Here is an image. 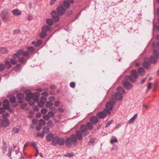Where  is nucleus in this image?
<instances>
[{
    "instance_id": "44",
    "label": "nucleus",
    "mask_w": 159,
    "mask_h": 159,
    "mask_svg": "<svg viewBox=\"0 0 159 159\" xmlns=\"http://www.w3.org/2000/svg\"><path fill=\"white\" fill-rule=\"evenodd\" d=\"M5 68V65L4 64L2 63L0 64V71H3Z\"/></svg>"
},
{
    "instance_id": "52",
    "label": "nucleus",
    "mask_w": 159,
    "mask_h": 159,
    "mask_svg": "<svg viewBox=\"0 0 159 159\" xmlns=\"http://www.w3.org/2000/svg\"><path fill=\"white\" fill-rule=\"evenodd\" d=\"M118 142V140L116 138L115 139H112L111 140L110 142L111 144H113L114 143H116Z\"/></svg>"
},
{
    "instance_id": "50",
    "label": "nucleus",
    "mask_w": 159,
    "mask_h": 159,
    "mask_svg": "<svg viewBox=\"0 0 159 159\" xmlns=\"http://www.w3.org/2000/svg\"><path fill=\"white\" fill-rule=\"evenodd\" d=\"M27 103H26L22 104L21 105V109L23 110L27 107Z\"/></svg>"
},
{
    "instance_id": "29",
    "label": "nucleus",
    "mask_w": 159,
    "mask_h": 159,
    "mask_svg": "<svg viewBox=\"0 0 159 159\" xmlns=\"http://www.w3.org/2000/svg\"><path fill=\"white\" fill-rule=\"evenodd\" d=\"M86 126L88 129L89 130L92 129L93 128V126L92 125V123L90 122H88L86 125H85Z\"/></svg>"
},
{
    "instance_id": "38",
    "label": "nucleus",
    "mask_w": 159,
    "mask_h": 159,
    "mask_svg": "<svg viewBox=\"0 0 159 159\" xmlns=\"http://www.w3.org/2000/svg\"><path fill=\"white\" fill-rule=\"evenodd\" d=\"M10 101L11 103H13L16 102V99L15 96H13L11 97L10 98Z\"/></svg>"
},
{
    "instance_id": "27",
    "label": "nucleus",
    "mask_w": 159,
    "mask_h": 159,
    "mask_svg": "<svg viewBox=\"0 0 159 159\" xmlns=\"http://www.w3.org/2000/svg\"><path fill=\"white\" fill-rule=\"evenodd\" d=\"M16 97L19 100H21L23 99L24 95L22 93H19L17 94Z\"/></svg>"
},
{
    "instance_id": "18",
    "label": "nucleus",
    "mask_w": 159,
    "mask_h": 159,
    "mask_svg": "<svg viewBox=\"0 0 159 159\" xmlns=\"http://www.w3.org/2000/svg\"><path fill=\"white\" fill-rule=\"evenodd\" d=\"M5 66L7 69H9L11 67V65L10 62L8 60L6 59L5 60Z\"/></svg>"
},
{
    "instance_id": "60",
    "label": "nucleus",
    "mask_w": 159,
    "mask_h": 159,
    "mask_svg": "<svg viewBox=\"0 0 159 159\" xmlns=\"http://www.w3.org/2000/svg\"><path fill=\"white\" fill-rule=\"evenodd\" d=\"M13 32L14 34H19L20 32V30L19 29H17L13 30Z\"/></svg>"
},
{
    "instance_id": "58",
    "label": "nucleus",
    "mask_w": 159,
    "mask_h": 159,
    "mask_svg": "<svg viewBox=\"0 0 159 159\" xmlns=\"http://www.w3.org/2000/svg\"><path fill=\"white\" fill-rule=\"evenodd\" d=\"M37 137L40 136L42 138L44 136V134H43V132L42 134H40L39 133H37L36 134Z\"/></svg>"
},
{
    "instance_id": "32",
    "label": "nucleus",
    "mask_w": 159,
    "mask_h": 159,
    "mask_svg": "<svg viewBox=\"0 0 159 159\" xmlns=\"http://www.w3.org/2000/svg\"><path fill=\"white\" fill-rule=\"evenodd\" d=\"M53 105V104L52 101H48L46 104V106L48 108H50Z\"/></svg>"
},
{
    "instance_id": "15",
    "label": "nucleus",
    "mask_w": 159,
    "mask_h": 159,
    "mask_svg": "<svg viewBox=\"0 0 159 159\" xmlns=\"http://www.w3.org/2000/svg\"><path fill=\"white\" fill-rule=\"evenodd\" d=\"M33 97V93H32L31 92H30L27 94L25 99L27 101H29L31 99H32Z\"/></svg>"
},
{
    "instance_id": "20",
    "label": "nucleus",
    "mask_w": 159,
    "mask_h": 159,
    "mask_svg": "<svg viewBox=\"0 0 159 159\" xmlns=\"http://www.w3.org/2000/svg\"><path fill=\"white\" fill-rule=\"evenodd\" d=\"M2 153H5L7 150V146L6 143L4 141L3 142V146L2 147Z\"/></svg>"
},
{
    "instance_id": "41",
    "label": "nucleus",
    "mask_w": 159,
    "mask_h": 159,
    "mask_svg": "<svg viewBox=\"0 0 159 159\" xmlns=\"http://www.w3.org/2000/svg\"><path fill=\"white\" fill-rule=\"evenodd\" d=\"M74 156L73 153H68L64 155V156L66 157H71Z\"/></svg>"
},
{
    "instance_id": "10",
    "label": "nucleus",
    "mask_w": 159,
    "mask_h": 159,
    "mask_svg": "<svg viewBox=\"0 0 159 159\" xmlns=\"http://www.w3.org/2000/svg\"><path fill=\"white\" fill-rule=\"evenodd\" d=\"M1 125L5 127H7L9 124V120L7 118L3 119L1 123Z\"/></svg>"
},
{
    "instance_id": "47",
    "label": "nucleus",
    "mask_w": 159,
    "mask_h": 159,
    "mask_svg": "<svg viewBox=\"0 0 159 159\" xmlns=\"http://www.w3.org/2000/svg\"><path fill=\"white\" fill-rule=\"evenodd\" d=\"M20 56L18 54V53L17 52L14 54L13 55V58L16 59L17 58L20 57Z\"/></svg>"
},
{
    "instance_id": "23",
    "label": "nucleus",
    "mask_w": 159,
    "mask_h": 159,
    "mask_svg": "<svg viewBox=\"0 0 159 159\" xmlns=\"http://www.w3.org/2000/svg\"><path fill=\"white\" fill-rule=\"evenodd\" d=\"M143 67L146 69H148L150 67V63L149 62L145 61L143 64Z\"/></svg>"
},
{
    "instance_id": "11",
    "label": "nucleus",
    "mask_w": 159,
    "mask_h": 159,
    "mask_svg": "<svg viewBox=\"0 0 159 159\" xmlns=\"http://www.w3.org/2000/svg\"><path fill=\"white\" fill-rule=\"evenodd\" d=\"M80 131L83 133H85V135H87L89 134L88 132H87L88 129L87 126L85 125H82L80 127Z\"/></svg>"
},
{
    "instance_id": "43",
    "label": "nucleus",
    "mask_w": 159,
    "mask_h": 159,
    "mask_svg": "<svg viewBox=\"0 0 159 159\" xmlns=\"http://www.w3.org/2000/svg\"><path fill=\"white\" fill-rule=\"evenodd\" d=\"M94 139H91L88 142V144L89 145H93L94 144Z\"/></svg>"
},
{
    "instance_id": "40",
    "label": "nucleus",
    "mask_w": 159,
    "mask_h": 159,
    "mask_svg": "<svg viewBox=\"0 0 159 159\" xmlns=\"http://www.w3.org/2000/svg\"><path fill=\"white\" fill-rule=\"evenodd\" d=\"M39 125L41 126L44 125L46 124V122H45V121L44 120H43V119H40L39 120Z\"/></svg>"
},
{
    "instance_id": "46",
    "label": "nucleus",
    "mask_w": 159,
    "mask_h": 159,
    "mask_svg": "<svg viewBox=\"0 0 159 159\" xmlns=\"http://www.w3.org/2000/svg\"><path fill=\"white\" fill-rule=\"evenodd\" d=\"M19 129L18 128H16L14 127L13 128L12 131L14 134H16L18 133Z\"/></svg>"
},
{
    "instance_id": "53",
    "label": "nucleus",
    "mask_w": 159,
    "mask_h": 159,
    "mask_svg": "<svg viewBox=\"0 0 159 159\" xmlns=\"http://www.w3.org/2000/svg\"><path fill=\"white\" fill-rule=\"evenodd\" d=\"M48 111V110L47 109L44 108L42 109L41 110V113L43 114H46Z\"/></svg>"
},
{
    "instance_id": "56",
    "label": "nucleus",
    "mask_w": 159,
    "mask_h": 159,
    "mask_svg": "<svg viewBox=\"0 0 159 159\" xmlns=\"http://www.w3.org/2000/svg\"><path fill=\"white\" fill-rule=\"evenodd\" d=\"M30 55L29 52L28 51H26L25 52H24L23 56H28Z\"/></svg>"
},
{
    "instance_id": "17",
    "label": "nucleus",
    "mask_w": 159,
    "mask_h": 159,
    "mask_svg": "<svg viewBox=\"0 0 159 159\" xmlns=\"http://www.w3.org/2000/svg\"><path fill=\"white\" fill-rule=\"evenodd\" d=\"M115 97L116 99L120 100L122 98V95L120 92H116L115 94Z\"/></svg>"
},
{
    "instance_id": "39",
    "label": "nucleus",
    "mask_w": 159,
    "mask_h": 159,
    "mask_svg": "<svg viewBox=\"0 0 159 159\" xmlns=\"http://www.w3.org/2000/svg\"><path fill=\"white\" fill-rule=\"evenodd\" d=\"M47 100V98L46 97H41V99L40 101L41 102H42L44 104Z\"/></svg>"
},
{
    "instance_id": "36",
    "label": "nucleus",
    "mask_w": 159,
    "mask_h": 159,
    "mask_svg": "<svg viewBox=\"0 0 159 159\" xmlns=\"http://www.w3.org/2000/svg\"><path fill=\"white\" fill-rule=\"evenodd\" d=\"M153 53L156 57L159 58V53L156 49H154L153 51Z\"/></svg>"
},
{
    "instance_id": "49",
    "label": "nucleus",
    "mask_w": 159,
    "mask_h": 159,
    "mask_svg": "<svg viewBox=\"0 0 159 159\" xmlns=\"http://www.w3.org/2000/svg\"><path fill=\"white\" fill-rule=\"evenodd\" d=\"M47 124L49 126H52L53 125V122L51 120H50L48 122Z\"/></svg>"
},
{
    "instance_id": "34",
    "label": "nucleus",
    "mask_w": 159,
    "mask_h": 159,
    "mask_svg": "<svg viewBox=\"0 0 159 159\" xmlns=\"http://www.w3.org/2000/svg\"><path fill=\"white\" fill-rule=\"evenodd\" d=\"M19 61L20 62L23 64H25L26 63V61L23 57H21L19 59Z\"/></svg>"
},
{
    "instance_id": "59",
    "label": "nucleus",
    "mask_w": 159,
    "mask_h": 159,
    "mask_svg": "<svg viewBox=\"0 0 159 159\" xmlns=\"http://www.w3.org/2000/svg\"><path fill=\"white\" fill-rule=\"evenodd\" d=\"M70 86L71 87L74 88L75 86V84L74 82H71L70 84Z\"/></svg>"
},
{
    "instance_id": "24",
    "label": "nucleus",
    "mask_w": 159,
    "mask_h": 159,
    "mask_svg": "<svg viewBox=\"0 0 159 159\" xmlns=\"http://www.w3.org/2000/svg\"><path fill=\"white\" fill-rule=\"evenodd\" d=\"M42 31H44V32H47L49 31L50 30V28L49 26L46 25H43L42 28Z\"/></svg>"
},
{
    "instance_id": "22",
    "label": "nucleus",
    "mask_w": 159,
    "mask_h": 159,
    "mask_svg": "<svg viewBox=\"0 0 159 159\" xmlns=\"http://www.w3.org/2000/svg\"><path fill=\"white\" fill-rule=\"evenodd\" d=\"M138 72L139 74L141 76L145 74V71L142 67H140L138 69Z\"/></svg>"
},
{
    "instance_id": "12",
    "label": "nucleus",
    "mask_w": 159,
    "mask_h": 159,
    "mask_svg": "<svg viewBox=\"0 0 159 159\" xmlns=\"http://www.w3.org/2000/svg\"><path fill=\"white\" fill-rule=\"evenodd\" d=\"M33 97L32 98L34 102H39V98L40 96V94L37 92L33 93Z\"/></svg>"
},
{
    "instance_id": "33",
    "label": "nucleus",
    "mask_w": 159,
    "mask_h": 159,
    "mask_svg": "<svg viewBox=\"0 0 159 159\" xmlns=\"http://www.w3.org/2000/svg\"><path fill=\"white\" fill-rule=\"evenodd\" d=\"M117 91H118V92H121L123 93H125V91L124 89L121 87H118L117 89Z\"/></svg>"
},
{
    "instance_id": "54",
    "label": "nucleus",
    "mask_w": 159,
    "mask_h": 159,
    "mask_svg": "<svg viewBox=\"0 0 159 159\" xmlns=\"http://www.w3.org/2000/svg\"><path fill=\"white\" fill-rule=\"evenodd\" d=\"M42 43V41L41 40L38 41L35 44V46L38 47L40 46Z\"/></svg>"
},
{
    "instance_id": "2",
    "label": "nucleus",
    "mask_w": 159,
    "mask_h": 159,
    "mask_svg": "<svg viewBox=\"0 0 159 159\" xmlns=\"http://www.w3.org/2000/svg\"><path fill=\"white\" fill-rule=\"evenodd\" d=\"M77 142V139L74 134H72L70 137H67L65 142L66 146L67 147H70L72 145V143H73L74 145H77V143H76Z\"/></svg>"
},
{
    "instance_id": "3",
    "label": "nucleus",
    "mask_w": 159,
    "mask_h": 159,
    "mask_svg": "<svg viewBox=\"0 0 159 159\" xmlns=\"http://www.w3.org/2000/svg\"><path fill=\"white\" fill-rule=\"evenodd\" d=\"M131 75H127L125 77V80H130L132 82L136 81L138 76L137 71L135 70H132L131 72Z\"/></svg>"
},
{
    "instance_id": "55",
    "label": "nucleus",
    "mask_w": 159,
    "mask_h": 159,
    "mask_svg": "<svg viewBox=\"0 0 159 159\" xmlns=\"http://www.w3.org/2000/svg\"><path fill=\"white\" fill-rule=\"evenodd\" d=\"M17 52L20 56V55L23 54L24 50L23 49H20Z\"/></svg>"
},
{
    "instance_id": "7",
    "label": "nucleus",
    "mask_w": 159,
    "mask_h": 159,
    "mask_svg": "<svg viewBox=\"0 0 159 159\" xmlns=\"http://www.w3.org/2000/svg\"><path fill=\"white\" fill-rule=\"evenodd\" d=\"M127 80H125L122 81V84L125 88L127 89H129L133 87V85L129 82L127 81Z\"/></svg>"
},
{
    "instance_id": "13",
    "label": "nucleus",
    "mask_w": 159,
    "mask_h": 159,
    "mask_svg": "<svg viewBox=\"0 0 159 159\" xmlns=\"http://www.w3.org/2000/svg\"><path fill=\"white\" fill-rule=\"evenodd\" d=\"M97 116L101 118H105L107 116V114L104 111H101L97 113Z\"/></svg>"
},
{
    "instance_id": "8",
    "label": "nucleus",
    "mask_w": 159,
    "mask_h": 159,
    "mask_svg": "<svg viewBox=\"0 0 159 159\" xmlns=\"http://www.w3.org/2000/svg\"><path fill=\"white\" fill-rule=\"evenodd\" d=\"M82 133L80 130H78L76 131L75 135L76 139L79 140H81L83 139Z\"/></svg>"
},
{
    "instance_id": "14",
    "label": "nucleus",
    "mask_w": 159,
    "mask_h": 159,
    "mask_svg": "<svg viewBox=\"0 0 159 159\" xmlns=\"http://www.w3.org/2000/svg\"><path fill=\"white\" fill-rule=\"evenodd\" d=\"M115 102L114 101L111 102H108L106 105V109H108L110 110H111L113 109V104H115Z\"/></svg>"
},
{
    "instance_id": "37",
    "label": "nucleus",
    "mask_w": 159,
    "mask_h": 159,
    "mask_svg": "<svg viewBox=\"0 0 159 159\" xmlns=\"http://www.w3.org/2000/svg\"><path fill=\"white\" fill-rule=\"evenodd\" d=\"M21 69V65L20 64H18L15 66V70L16 72H18Z\"/></svg>"
},
{
    "instance_id": "35",
    "label": "nucleus",
    "mask_w": 159,
    "mask_h": 159,
    "mask_svg": "<svg viewBox=\"0 0 159 159\" xmlns=\"http://www.w3.org/2000/svg\"><path fill=\"white\" fill-rule=\"evenodd\" d=\"M47 35L46 32L42 31V33L40 34V37L41 38H44L47 36Z\"/></svg>"
},
{
    "instance_id": "26",
    "label": "nucleus",
    "mask_w": 159,
    "mask_h": 159,
    "mask_svg": "<svg viewBox=\"0 0 159 159\" xmlns=\"http://www.w3.org/2000/svg\"><path fill=\"white\" fill-rule=\"evenodd\" d=\"M63 4L64 6L66 8L68 9L69 8L70 6V5L69 3V2H68L67 1H63Z\"/></svg>"
},
{
    "instance_id": "16",
    "label": "nucleus",
    "mask_w": 159,
    "mask_h": 159,
    "mask_svg": "<svg viewBox=\"0 0 159 159\" xmlns=\"http://www.w3.org/2000/svg\"><path fill=\"white\" fill-rule=\"evenodd\" d=\"M90 121L92 124H96L98 122V120L96 116H93L91 117Z\"/></svg>"
},
{
    "instance_id": "30",
    "label": "nucleus",
    "mask_w": 159,
    "mask_h": 159,
    "mask_svg": "<svg viewBox=\"0 0 159 159\" xmlns=\"http://www.w3.org/2000/svg\"><path fill=\"white\" fill-rule=\"evenodd\" d=\"M49 132L50 129L48 127L45 126L43 128V134H44L47 132Z\"/></svg>"
},
{
    "instance_id": "62",
    "label": "nucleus",
    "mask_w": 159,
    "mask_h": 159,
    "mask_svg": "<svg viewBox=\"0 0 159 159\" xmlns=\"http://www.w3.org/2000/svg\"><path fill=\"white\" fill-rule=\"evenodd\" d=\"M44 104L43 103L41 102L40 101L38 102V106L41 107H42L43 106Z\"/></svg>"
},
{
    "instance_id": "25",
    "label": "nucleus",
    "mask_w": 159,
    "mask_h": 159,
    "mask_svg": "<svg viewBox=\"0 0 159 159\" xmlns=\"http://www.w3.org/2000/svg\"><path fill=\"white\" fill-rule=\"evenodd\" d=\"M156 58L154 56H152L150 58L149 61L151 63H155L157 62Z\"/></svg>"
},
{
    "instance_id": "42",
    "label": "nucleus",
    "mask_w": 159,
    "mask_h": 159,
    "mask_svg": "<svg viewBox=\"0 0 159 159\" xmlns=\"http://www.w3.org/2000/svg\"><path fill=\"white\" fill-rule=\"evenodd\" d=\"M27 49L28 50V51L30 52H32L34 50V48L32 46L28 47Z\"/></svg>"
},
{
    "instance_id": "9",
    "label": "nucleus",
    "mask_w": 159,
    "mask_h": 159,
    "mask_svg": "<svg viewBox=\"0 0 159 159\" xmlns=\"http://www.w3.org/2000/svg\"><path fill=\"white\" fill-rule=\"evenodd\" d=\"M9 102L7 99L4 100L3 102V107L5 110H7L9 107Z\"/></svg>"
},
{
    "instance_id": "51",
    "label": "nucleus",
    "mask_w": 159,
    "mask_h": 159,
    "mask_svg": "<svg viewBox=\"0 0 159 159\" xmlns=\"http://www.w3.org/2000/svg\"><path fill=\"white\" fill-rule=\"evenodd\" d=\"M60 102L58 101H56L54 102V106L56 107H59L60 106Z\"/></svg>"
},
{
    "instance_id": "63",
    "label": "nucleus",
    "mask_w": 159,
    "mask_h": 159,
    "mask_svg": "<svg viewBox=\"0 0 159 159\" xmlns=\"http://www.w3.org/2000/svg\"><path fill=\"white\" fill-rule=\"evenodd\" d=\"M9 115V113H6L5 114H3L2 115L3 117L4 118H7V116Z\"/></svg>"
},
{
    "instance_id": "45",
    "label": "nucleus",
    "mask_w": 159,
    "mask_h": 159,
    "mask_svg": "<svg viewBox=\"0 0 159 159\" xmlns=\"http://www.w3.org/2000/svg\"><path fill=\"white\" fill-rule=\"evenodd\" d=\"M10 61L11 64L13 65L16 64L17 63V61L16 60V59L14 58L12 59H11Z\"/></svg>"
},
{
    "instance_id": "4",
    "label": "nucleus",
    "mask_w": 159,
    "mask_h": 159,
    "mask_svg": "<svg viewBox=\"0 0 159 159\" xmlns=\"http://www.w3.org/2000/svg\"><path fill=\"white\" fill-rule=\"evenodd\" d=\"M1 16L2 21L4 22H7L9 20V14L7 10H2L1 12Z\"/></svg>"
},
{
    "instance_id": "21",
    "label": "nucleus",
    "mask_w": 159,
    "mask_h": 159,
    "mask_svg": "<svg viewBox=\"0 0 159 159\" xmlns=\"http://www.w3.org/2000/svg\"><path fill=\"white\" fill-rule=\"evenodd\" d=\"M137 116L138 115L137 114H135L134 115L133 117H132L129 120L128 123L129 124L133 123L134 122L135 120L137 117Z\"/></svg>"
},
{
    "instance_id": "28",
    "label": "nucleus",
    "mask_w": 159,
    "mask_h": 159,
    "mask_svg": "<svg viewBox=\"0 0 159 159\" xmlns=\"http://www.w3.org/2000/svg\"><path fill=\"white\" fill-rule=\"evenodd\" d=\"M53 21L51 19H47L46 20V23L49 26H52L53 24Z\"/></svg>"
},
{
    "instance_id": "57",
    "label": "nucleus",
    "mask_w": 159,
    "mask_h": 159,
    "mask_svg": "<svg viewBox=\"0 0 159 159\" xmlns=\"http://www.w3.org/2000/svg\"><path fill=\"white\" fill-rule=\"evenodd\" d=\"M43 118L46 120H48L49 118H50V116L48 115H48H45L43 116Z\"/></svg>"
},
{
    "instance_id": "64",
    "label": "nucleus",
    "mask_w": 159,
    "mask_h": 159,
    "mask_svg": "<svg viewBox=\"0 0 159 159\" xmlns=\"http://www.w3.org/2000/svg\"><path fill=\"white\" fill-rule=\"evenodd\" d=\"M51 114L52 117H54L55 116L54 113L52 111H49L48 112V114Z\"/></svg>"
},
{
    "instance_id": "5",
    "label": "nucleus",
    "mask_w": 159,
    "mask_h": 159,
    "mask_svg": "<svg viewBox=\"0 0 159 159\" xmlns=\"http://www.w3.org/2000/svg\"><path fill=\"white\" fill-rule=\"evenodd\" d=\"M51 15L54 21L57 22L59 21L60 16L56 11H52L51 12Z\"/></svg>"
},
{
    "instance_id": "19",
    "label": "nucleus",
    "mask_w": 159,
    "mask_h": 159,
    "mask_svg": "<svg viewBox=\"0 0 159 159\" xmlns=\"http://www.w3.org/2000/svg\"><path fill=\"white\" fill-rule=\"evenodd\" d=\"M13 14L15 16H19L22 14L21 12L18 9H15L12 11Z\"/></svg>"
},
{
    "instance_id": "6",
    "label": "nucleus",
    "mask_w": 159,
    "mask_h": 159,
    "mask_svg": "<svg viewBox=\"0 0 159 159\" xmlns=\"http://www.w3.org/2000/svg\"><path fill=\"white\" fill-rule=\"evenodd\" d=\"M57 12L60 16L63 15L65 12L66 10L61 6H59L57 8Z\"/></svg>"
},
{
    "instance_id": "1",
    "label": "nucleus",
    "mask_w": 159,
    "mask_h": 159,
    "mask_svg": "<svg viewBox=\"0 0 159 159\" xmlns=\"http://www.w3.org/2000/svg\"><path fill=\"white\" fill-rule=\"evenodd\" d=\"M46 139L48 142H50L52 140V143L54 146L57 144L60 146H63L65 143L64 139L63 138L58 136H56L54 138V134L52 133H50L47 135Z\"/></svg>"
},
{
    "instance_id": "61",
    "label": "nucleus",
    "mask_w": 159,
    "mask_h": 159,
    "mask_svg": "<svg viewBox=\"0 0 159 159\" xmlns=\"http://www.w3.org/2000/svg\"><path fill=\"white\" fill-rule=\"evenodd\" d=\"M38 120L37 119L34 118L32 120V123L33 124H36L37 123Z\"/></svg>"
},
{
    "instance_id": "48",
    "label": "nucleus",
    "mask_w": 159,
    "mask_h": 159,
    "mask_svg": "<svg viewBox=\"0 0 159 159\" xmlns=\"http://www.w3.org/2000/svg\"><path fill=\"white\" fill-rule=\"evenodd\" d=\"M113 122V120H111L108 121L106 124L105 127L106 128H107Z\"/></svg>"
},
{
    "instance_id": "31",
    "label": "nucleus",
    "mask_w": 159,
    "mask_h": 159,
    "mask_svg": "<svg viewBox=\"0 0 159 159\" xmlns=\"http://www.w3.org/2000/svg\"><path fill=\"white\" fill-rule=\"evenodd\" d=\"M7 52V50L5 48H0V53L4 54Z\"/></svg>"
}]
</instances>
